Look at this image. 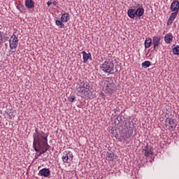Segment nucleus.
Wrapping results in <instances>:
<instances>
[{
	"label": "nucleus",
	"instance_id": "1",
	"mask_svg": "<svg viewBox=\"0 0 179 179\" xmlns=\"http://www.w3.org/2000/svg\"><path fill=\"white\" fill-rule=\"evenodd\" d=\"M76 93L77 96H80L82 99L89 100V99H94L95 96L93 94V92L90 91V85L89 84V80L83 78L80 80L78 87H77Z\"/></svg>",
	"mask_w": 179,
	"mask_h": 179
},
{
	"label": "nucleus",
	"instance_id": "2",
	"mask_svg": "<svg viewBox=\"0 0 179 179\" xmlns=\"http://www.w3.org/2000/svg\"><path fill=\"white\" fill-rule=\"evenodd\" d=\"M33 148L35 152H40V149L37 148V145L38 146H41L43 143L48 142V134L43 131H38V129H36L35 133L33 134Z\"/></svg>",
	"mask_w": 179,
	"mask_h": 179
},
{
	"label": "nucleus",
	"instance_id": "3",
	"mask_svg": "<svg viewBox=\"0 0 179 179\" xmlns=\"http://www.w3.org/2000/svg\"><path fill=\"white\" fill-rule=\"evenodd\" d=\"M100 69L103 71V72L110 73V75L116 73V72H118V71H121V67H120V65H115V66H114V62L112 59L106 60L100 66Z\"/></svg>",
	"mask_w": 179,
	"mask_h": 179
},
{
	"label": "nucleus",
	"instance_id": "4",
	"mask_svg": "<svg viewBox=\"0 0 179 179\" xmlns=\"http://www.w3.org/2000/svg\"><path fill=\"white\" fill-rule=\"evenodd\" d=\"M122 129L121 136L124 139H129L134 134V123L130 121L125 122Z\"/></svg>",
	"mask_w": 179,
	"mask_h": 179
},
{
	"label": "nucleus",
	"instance_id": "5",
	"mask_svg": "<svg viewBox=\"0 0 179 179\" xmlns=\"http://www.w3.org/2000/svg\"><path fill=\"white\" fill-rule=\"evenodd\" d=\"M103 92L108 96H113L117 90V85L114 82H108L103 87Z\"/></svg>",
	"mask_w": 179,
	"mask_h": 179
},
{
	"label": "nucleus",
	"instance_id": "6",
	"mask_svg": "<svg viewBox=\"0 0 179 179\" xmlns=\"http://www.w3.org/2000/svg\"><path fill=\"white\" fill-rule=\"evenodd\" d=\"M62 159L63 162L69 164L73 160V154L69 150H65L63 152Z\"/></svg>",
	"mask_w": 179,
	"mask_h": 179
},
{
	"label": "nucleus",
	"instance_id": "7",
	"mask_svg": "<svg viewBox=\"0 0 179 179\" xmlns=\"http://www.w3.org/2000/svg\"><path fill=\"white\" fill-rule=\"evenodd\" d=\"M19 43V40L16 35L13 34L9 40V45L10 50H16L17 48V44Z\"/></svg>",
	"mask_w": 179,
	"mask_h": 179
},
{
	"label": "nucleus",
	"instance_id": "8",
	"mask_svg": "<svg viewBox=\"0 0 179 179\" xmlns=\"http://www.w3.org/2000/svg\"><path fill=\"white\" fill-rule=\"evenodd\" d=\"M171 10L173 12L172 13H175L176 15H178L179 11V1L177 0L173 1L170 7Z\"/></svg>",
	"mask_w": 179,
	"mask_h": 179
},
{
	"label": "nucleus",
	"instance_id": "9",
	"mask_svg": "<svg viewBox=\"0 0 179 179\" xmlns=\"http://www.w3.org/2000/svg\"><path fill=\"white\" fill-rule=\"evenodd\" d=\"M143 154L145 157H149L151 155H153V151L152 150V147L149 145V144H147L144 148H143Z\"/></svg>",
	"mask_w": 179,
	"mask_h": 179
},
{
	"label": "nucleus",
	"instance_id": "10",
	"mask_svg": "<svg viewBox=\"0 0 179 179\" xmlns=\"http://www.w3.org/2000/svg\"><path fill=\"white\" fill-rule=\"evenodd\" d=\"M51 175V171L49 169L43 168L39 171L38 176L41 177H50Z\"/></svg>",
	"mask_w": 179,
	"mask_h": 179
},
{
	"label": "nucleus",
	"instance_id": "11",
	"mask_svg": "<svg viewBox=\"0 0 179 179\" xmlns=\"http://www.w3.org/2000/svg\"><path fill=\"white\" fill-rule=\"evenodd\" d=\"M166 121H168L171 129H176L178 124L177 120L169 117L166 119Z\"/></svg>",
	"mask_w": 179,
	"mask_h": 179
},
{
	"label": "nucleus",
	"instance_id": "12",
	"mask_svg": "<svg viewBox=\"0 0 179 179\" xmlns=\"http://www.w3.org/2000/svg\"><path fill=\"white\" fill-rule=\"evenodd\" d=\"M160 40H162V36H156L152 38V44L154 45V50H156L157 47H159V44H160Z\"/></svg>",
	"mask_w": 179,
	"mask_h": 179
},
{
	"label": "nucleus",
	"instance_id": "13",
	"mask_svg": "<svg viewBox=\"0 0 179 179\" xmlns=\"http://www.w3.org/2000/svg\"><path fill=\"white\" fill-rule=\"evenodd\" d=\"M82 54L84 64H86L89 59H92V54L90 52L87 53L86 51H83Z\"/></svg>",
	"mask_w": 179,
	"mask_h": 179
},
{
	"label": "nucleus",
	"instance_id": "14",
	"mask_svg": "<svg viewBox=\"0 0 179 179\" xmlns=\"http://www.w3.org/2000/svg\"><path fill=\"white\" fill-rule=\"evenodd\" d=\"M177 15L178 14L171 13L166 22L167 26H171V24H173V22H174V20H176V17H177Z\"/></svg>",
	"mask_w": 179,
	"mask_h": 179
},
{
	"label": "nucleus",
	"instance_id": "15",
	"mask_svg": "<svg viewBox=\"0 0 179 179\" xmlns=\"http://www.w3.org/2000/svg\"><path fill=\"white\" fill-rule=\"evenodd\" d=\"M164 41L166 44H170L173 41V34L171 33L166 34L164 36Z\"/></svg>",
	"mask_w": 179,
	"mask_h": 179
},
{
	"label": "nucleus",
	"instance_id": "16",
	"mask_svg": "<svg viewBox=\"0 0 179 179\" xmlns=\"http://www.w3.org/2000/svg\"><path fill=\"white\" fill-rule=\"evenodd\" d=\"M25 6L27 9H33L34 8V1L33 0H25Z\"/></svg>",
	"mask_w": 179,
	"mask_h": 179
},
{
	"label": "nucleus",
	"instance_id": "17",
	"mask_svg": "<svg viewBox=\"0 0 179 179\" xmlns=\"http://www.w3.org/2000/svg\"><path fill=\"white\" fill-rule=\"evenodd\" d=\"M152 38H146L144 42L145 44V48H150V46L152 45Z\"/></svg>",
	"mask_w": 179,
	"mask_h": 179
},
{
	"label": "nucleus",
	"instance_id": "18",
	"mask_svg": "<svg viewBox=\"0 0 179 179\" xmlns=\"http://www.w3.org/2000/svg\"><path fill=\"white\" fill-rule=\"evenodd\" d=\"M61 20L62 22L66 23V22H68V20H69V13H66L62 14V17H61Z\"/></svg>",
	"mask_w": 179,
	"mask_h": 179
},
{
	"label": "nucleus",
	"instance_id": "19",
	"mask_svg": "<svg viewBox=\"0 0 179 179\" xmlns=\"http://www.w3.org/2000/svg\"><path fill=\"white\" fill-rule=\"evenodd\" d=\"M6 34L3 31H0V45H2L3 44V42L8 37H5Z\"/></svg>",
	"mask_w": 179,
	"mask_h": 179
},
{
	"label": "nucleus",
	"instance_id": "20",
	"mask_svg": "<svg viewBox=\"0 0 179 179\" xmlns=\"http://www.w3.org/2000/svg\"><path fill=\"white\" fill-rule=\"evenodd\" d=\"M16 8L17 10H20V13H26V8H24V6L22 4H17L16 6Z\"/></svg>",
	"mask_w": 179,
	"mask_h": 179
},
{
	"label": "nucleus",
	"instance_id": "21",
	"mask_svg": "<svg viewBox=\"0 0 179 179\" xmlns=\"http://www.w3.org/2000/svg\"><path fill=\"white\" fill-rule=\"evenodd\" d=\"M38 149H39V152H38V155H37V157H40V156L44 155V153L47 152V148H43V147H41V145L38 146Z\"/></svg>",
	"mask_w": 179,
	"mask_h": 179
},
{
	"label": "nucleus",
	"instance_id": "22",
	"mask_svg": "<svg viewBox=\"0 0 179 179\" xmlns=\"http://www.w3.org/2000/svg\"><path fill=\"white\" fill-rule=\"evenodd\" d=\"M127 15H128L129 17H130V19H135V17H134V8H129L127 10Z\"/></svg>",
	"mask_w": 179,
	"mask_h": 179
},
{
	"label": "nucleus",
	"instance_id": "23",
	"mask_svg": "<svg viewBox=\"0 0 179 179\" xmlns=\"http://www.w3.org/2000/svg\"><path fill=\"white\" fill-rule=\"evenodd\" d=\"M137 11V16L138 17H141V16H143V14L145 13V9L143 8H138L136 9Z\"/></svg>",
	"mask_w": 179,
	"mask_h": 179
},
{
	"label": "nucleus",
	"instance_id": "24",
	"mask_svg": "<svg viewBox=\"0 0 179 179\" xmlns=\"http://www.w3.org/2000/svg\"><path fill=\"white\" fill-rule=\"evenodd\" d=\"M64 22H62V20H57L55 21V24H57V26H58L59 27H60V29H65V24H63Z\"/></svg>",
	"mask_w": 179,
	"mask_h": 179
},
{
	"label": "nucleus",
	"instance_id": "25",
	"mask_svg": "<svg viewBox=\"0 0 179 179\" xmlns=\"http://www.w3.org/2000/svg\"><path fill=\"white\" fill-rule=\"evenodd\" d=\"M106 156L108 157V159L110 162H113V160H114V152H113V151L108 152Z\"/></svg>",
	"mask_w": 179,
	"mask_h": 179
},
{
	"label": "nucleus",
	"instance_id": "26",
	"mask_svg": "<svg viewBox=\"0 0 179 179\" xmlns=\"http://www.w3.org/2000/svg\"><path fill=\"white\" fill-rule=\"evenodd\" d=\"M172 52L173 55H179V45H176L172 49Z\"/></svg>",
	"mask_w": 179,
	"mask_h": 179
},
{
	"label": "nucleus",
	"instance_id": "27",
	"mask_svg": "<svg viewBox=\"0 0 179 179\" xmlns=\"http://www.w3.org/2000/svg\"><path fill=\"white\" fill-rule=\"evenodd\" d=\"M152 65V63L149 61H145L142 63L141 66L142 68H149Z\"/></svg>",
	"mask_w": 179,
	"mask_h": 179
},
{
	"label": "nucleus",
	"instance_id": "28",
	"mask_svg": "<svg viewBox=\"0 0 179 179\" xmlns=\"http://www.w3.org/2000/svg\"><path fill=\"white\" fill-rule=\"evenodd\" d=\"M41 147H43V149H47V151L50 148V145H48V141H45L43 144H41Z\"/></svg>",
	"mask_w": 179,
	"mask_h": 179
},
{
	"label": "nucleus",
	"instance_id": "29",
	"mask_svg": "<svg viewBox=\"0 0 179 179\" xmlns=\"http://www.w3.org/2000/svg\"><path fill=\"white\" fill-rule=\"evenodd\" d=\"M69 101H70V103H75V101H76V97L73 95L69 96L68 98Z\"/></svg>",
	"mask_w": 179,
	"mask_h": 179
},
{
	"label": "nucleus",
	"instance_id": "30",
	"mask_svg": "<svg viewBox=\"0 0 179 179\" xmlns=\"http://www.w3.org/2000/svg\"><path fill=\"white\" fill-rule=\"evenodd\" d=\"M52 3V1H48L47 2L48 6H51Z\"/></svg>",
	"mask_w": 179,
	"mask_h": 179
},
{
	"label": "nucleus",
	"instance_id": "31",
	"mask_svg": "<svg viewBox=\"0 0 179 179\" xmlns=\"http://www.w3.org/2000/svg\"><path fill=\"white\" fill-rule=\"evenodd\" d=\"M58 3V2H57V1H54L52 2V5H54V6H56V5Z\"/></svg>",
	"mask_w": 179,
	"mask_h": 179
},
{
	"label": "nucleus",
	"instance_id": "32",
	"mask_svg": "<svg viewBox=\"0 0 179 179\" xmlns=\"http://www.w3.org/2000/svg\"><path fill=\"white\" fill-rule=\"evenodd\" d=\"M136 16H138V12L136 11V10L134 9V17Z\"/></svg>",
	"mask_w": 179,
	"mask_h": 179
},
{
	"label": "nucleus",
	"instance_id": "33",
	"mask_svg": "<svg viewBox=\"0 0 179 179\" xmlns=\"http://www.w3.org/2000/svg\"><path fill=\"white\" fill-rule=\"evenodd\" d=\"M6 47H8V43H5Z\"/></svg>",
	"mask_w": 179,
	"mask_h": 179
},
{
	"label": "nucleus",
	"instance_id": "34",
	"mask_svg": "<svg viewBox=\"0 0 179 179\" xmlns=\"http://www.w3.org/2000/svg\"><path fill=\"white\" fill-rule=\"evenodd\" d=\"M13 52H15V51H13Z\"/></svg>",
	"mask_w": 179,
	"mask_h": 179
},
{
	"label": "nucleus",
	"instance_id": "35",
	"mask_svg": "<svg viewBox=\"0 0 179 179\" xmlns=\"http://www.w3.org/2000/svg\"><path fill=\"white\" fill-rule=\"evenodd\" d=\"M50 1H52V0H50Z\"/></svg>",
	"mask_w": 179,
	"mask_h": 179
}]
</instances>
